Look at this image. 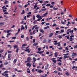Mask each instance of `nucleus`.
<instances>
[{
	"label": "nucleus",
	"instance_id": "1",
	"mask_svg": "<svg viewBox=\"0 0 77 77\" xmlns=\"http://www.w3.org/2000/svg\"><path fill=\"white\" fill-rule=\"evenodd\" d=\"M9 72V71H6L5 72H2V75H3V76H4V77H8V74L7 73H8Z\"/></svg>",
	"mask_w": 77,
	"mask_h": 77
},
{
	"label": "nucleus",
	"instance_id": "2",
	"mask_svg": "<svg viewBox=\"0 0 77 77\" xmlns=\"http://www.w3.org/2000/svg\"><path fill=\"white\" fill-rule=\"evenodd\" d=\"M33 63L32 64V65H33V67H36V65H35V62L36 61V58H35V57H34L33 58Z\"/></svg>",
	"mask_w": 77,
	"mask_h": 77
},
{
	"label": "nucleus",
	"instance_id": "3",
	"mask_svg": "<svg viewBox=\"0 0 77 77\" xmlns=\"http://www.w3.org/2000/svg\"><path fill=\"white\" fill-rule=\"evenodd\" d=\"M36 17L38 19H42V16H40V15H39V14H38L36 16Z\"/></svg>",
	"mask_w": 77,
	"mask_h": 77
},
{
	"label": "nucleus",
	"instance_id": "4",
	"mask_svg": "<svg viewBox=\"0 0 77 77\" xmlns=\"http://www.w3.org/2000/svg\"><path fill=\"white\" fill-rule=\"evenodd\" d=\"M27 60L28 61V62H31V60H32V58L29 57L27 58Z\"/></svg>",
	"mask_w": 77,
	"mask_h": 77
},
{
	"label": "nucleus",
	"instance_id": "5",
	"mask_svg": "<svg viewBox=\"0 0 77 77\" xmlns=\"http://www.w3.org/2000/svg\"><path fill=\"white\" fill-rule=\"evenodd\" d=\"M77 55V54L76 53H75L74 52H72V57H74L75 56H76Z\"/></svg>",
	"mask_w": 77,
	"mask_h": 77
},
{
	"label": "nucleus",
	"instance_id": "6",
	"mask_svg": "<svg viewBox=\"0 0 77 77\" xmlns=\"http://www.w3.org/2000/svg\"><path fill=\"white\" fill-rule=\"evenodd\" d=\"M53 33H49V38H51V37H52V36H53Z\"/></svg>",
	"mask_w": 77,
	"mask_h": 77
},
{
	"label": "nucleus",
	"instance_id": "7",
	"mask_svg": "<svg viewBox=\"0 0 77 77\" xmlns=\"http://www.w3.org/2000/svg\"><path fill=\"white\" fill-rule=\"evenodd\" d=\"M48 14V12H46V13H45L43 14L42 16V17H45Z\"/></svg>",
	"mask_w": 77,
	"mask_h": 77
},
{
	"label": "nucleus",
	"instance_id": "8",
	"mask_svg": "<svg viewBox=\"0 0 77 77\" xmlns=\"http://www.w3.org/2000/svg\"><path fill=\"white\" fill-rule=\"evenodd\" d=\"M44 53V51H38L37 52V53H39V54H42Z\"/></svg>",
	"mask_w": 77,
	"mask_h": 77
},
{
	"label": "nucleus",
	"instance_id": "9",
	"mask_svg": "<svg viewBox=\"0 0 77 77\" xmlns=\"http://www.w3.org/2000/svg\"><path fill=\"white\" fill-rule=\"evenodd\" d=\"M14 70L15 71H17V72H23L22 70H18V69L17 68H15Z\"/></svg>",
	"mask_w": 77,
	"mask_h": 77
},
{
	"label": "nucleus",
	"instance_id": "10",
	"mask_svg": "<svg viewBox=\"0 0 77 77\" xmlns=\"http://www.w3.org/2000/svg\"><path fill=\"white\" fill-rule=\"evenodd\" d=\"M69 33H71V35H73V32H74V30H70L69 31Z\"/></svg>",
	"mask_w": 77,
	"mask_h": 77
},
{
	"label": "nucleus",
	"instance_id": "11",
	"mask_svg": "<svg viewBox=\"0 0 77 77\" xmlns=\"http://www.w3.org/2000/svg\"><path fill=\"white\" fill-rule=\"evenodd\" d=\"M43 72V71L41 70V69H38V72H39V73H41V72Z\"/></svg>",
	"mask_w": 77,
	"mask_h": 77
},
{
	"label": "nucleus",
	"instance_id": "12",
	"mask_svg": "<svg viewBox=\"0 0 77 77\" xmlns=\"http://www.w3.org/2000/svg\"><path fill=\"white\" fill-rule=\"evenodd\" d=\"M48 66H49V65L48 64L47 66H45V70H47L48 69Z\"/></svg>",
	"mask_w": 77,
	"mask_h": 77
},
{
	"label": "nucleus",
	"instance_id": "13",
	"mask_svg": "<svg viewBox=\"0 0 77 77\" xmlns=\"http://www.w3.org/2000/svg\"><path fill=\"white\" fill-rule=\"evenodd\" d=\"M25 51H27V53H30V51L29 50V49H26L25 50Z\"/></svg>",
	"mask_w": 77,
	"mask_h": 77
},
{
	"label": "nucleus",
	"instance_id": "14",
	"mask_svg": "<svg viewBox=\"0 0 77 77\" xmlns=\"http://www.w3.org/2000/svg\"><path fill=\"white\" fill-rule=\"evenodd\" d=\"M57 53H58V52H56L55 53H54V56H55V57H57V55H58V54H57Z\"/></svg>",
	"mask_w": 77,
	"mask_h": 77
},
{
	"label": "nucleus",
	"instance_id": "15",
	"mask_svg": "<svg viewBox=\"0 0 77 77\" xmlns=\"http://www.w3.org/2000/svg\"><path fill=\"white\" fill-rule=\"evenodd\" d=\"M54 42H55L54 43V45H57V41H54Z\"/></svg>",
	"mask_w": 77,
	"mask_h": 77
},
{
	"label": "nucleus",
	"instance_id": "16",
	"mask_svg": "<svg viewBox=\"0 0 77 77\" xmlns=\"http://www.w3.org/2000/svg\"><path fill=\"white\" fill-rule=\"evenodd\" d=\"M40 32H41L42 33H44V31H43V30L42 29H41L40 30Z\"/></svg>",
	"mask_w": 77,
	"mask_h": 77
},
{
	"label": "nucleus",
	"instance_id": "17",
	"mask_svg": "<svg viewBox=\"0 0 77 77\" xmlns=\"http://www.w3.org/2000/svg\"><path fill=\"white\" fill-rule=\"evenodd\" d=\"M23 12L21 13V15H23L25 14V11H24V10H23L22 11Z\"/></svg>",
	"mask_w": 77,
	"mask_h": 77
},
{
	"label": "nucleus",
	"instance_id": "18",
	"mask_svg": "<svg viewBox=\"0 0 77 77\" xmlns=\"http://www.w3.org/2000/svg\"><path fill=\"white\" fill-rule=\"evenodd\" d=\"M14 49H15V48H18V45H15L14 46Z\"/></svg>",
	"mask_w": 77,
	"mask_h": 77
},
{
	"label": "nucleus",
	"instance_id": "19",
	"mask_svg": "<svg viewBox=\"0 0 77 77\" xmlns=\"http://www.w3.org/2000/svg\"><path fill=\"white\" fill-rule=\"evenodd\" d=\"M4 25V23H0V27Z\"/></svg>",
	"mask_w": 77,
	"mask_h": 77
},
{
	"label": "nucleus",
	"instance_id": "20",
	"mask_svg": "<svg viewBox=\"0 0 77 77\" xmlns=\"http://www.w3.org/2000/svg\"><path fill=\"white\" fill-rule=\"evenodd\" d=\"M48 28H50L49 26H47L46 27H44V29H48Z\"/></svg>",
	"mask_w": 77,
	"mask_h": 77
},
{
	"label": "nucleus",
	"instance_id": "21",
	"mask_svg": "<svg viewBox=\"0 0 77 77\" xmlns=\"http://www.w3.org/2000/svg\"><path fill=\"white\" fill-rule=\"evenodd\" d=\"M65 74L67 76H68L69 75V73L68 72H66Z\"/></svg>",
	"mask_w": 77,
	"mask_h": 77
},
{
	"label": "nucleus",
	"instance_id": "22",
	"mask_svg": "<svg viewBox=\"0 0 77 77\" xmlns=\"http://www.w3.org/2000/svg\"><path fill=\"white\" fill-rule=\"evenodd\" d=\"M17 61V59H16L14 60V61H13V63H16V62Z\"/></svg>",
	"mask_w": 77,
	"mask_h": 77
},
{
	"label": "nucleus",
	"instance_id": "23",
	"mask_svg": "<svg viewBox=\"0 0 77 77\" xmlns=\"http://www.w3.org/2000/svg\"><path fill=\"white\" fill-rule=\"evenodd\" d=\"M11 57V54H8V58H10Z\"/></svg>",
	"mask_w": 77,
	"mask_h": 77
},
{
	"label": "nucleus",
	"instance_id": "24",
	"mask_svg": "<svg viewBox=\"0 0 77 77\" xmlns=\"http://www.w3.org/2000/svg\"><path fill=\"white\" fill-rule=\"evenodd\" d=\"M46 9H46V8L42 9H41V11H42L44 12V11H46Z\"/></svg>",
	"mask_w": 77,
	"mask_h": 77
},
{
	"label": "nucleus",
	"instance_id": "25",
	"mask_svg": "<svg viewBox=\"0 0 77 77\" xmlns=\"http://www.w3.org/2000/svg\"><path fill=\"white\" fill-rule=\"evenodd\" d=\"M36 26H37V25H35V26H34L32 28V30H34V29H35V27H36Z\"/></svg>",
	"mask_w": 77,
	"mask_h": 77
},
{
	"label": "nucleus",
	"instance_id": "26",
	"mask_svg": "<svg viewBox=\"0 0 77 77\" xmlns=\"http://www.w3.org/2000/svg\"><path fill=\"white\" fill-rule=\"evenodd\" d=\"M57 69L59 71H61V69H60V67H58Z\"/></svg>",
	"mask_w": 77,
	"mask_h": 77
},
{
	"label": "nucleus",
	"instance_id": "27",
	"mask_svg": "<svg viewBox=\"0 0 77 77\" xmlns=\"http://www.w3.org/2000/svg\"><path fill=\"white\" fill-rule=\"evenodd\" d=\"M24 27L23 25L21 27V30H24Z\"/></svg>",
	"mask_w": 77,
	"mask_h": 77
},
{
	"label": "nucleus",
	"instance_id": "28",
	"mask_svg": "<svg viewBox=\"0 0 77 77\" xmlns=\"http://www.w3.org/2000/svg\"><path fill=\"white\" fill-rule=\"evenodd\" d=\"M8 47H10V49H11V48H12V46H11V45H7Z\"/></svg>",
	"mask_w": 77,
	"mask_h": 77
},
{
	"label": "nucleus",
	"instance_id": "29",
	"mask_svg": "<svg viewBox=\"0 0 77 77\" xmlns=\"http://www.w3.org/2000/svg\"><path fill=\"white\" fill-rule=\"evenodd\" d=\"M46 41H47L46 39H44L43 41V43H45V42H46Z\"/></svg>",
	"mask_w": 77,
	"mask_h": 77
},
{
	"label": "nucleus",
	"instance_id": "30",
	"mask_svg": "<svg viewBox=\"0 0 77 77\" xmlns=\"http://www.w3.org/2000/svg\"><path fill=\"white\" fill-rule=\"evenodd\" d=\"M54 72H55L56 74H57V72H58V71L57 70H55L54 71V72H53V73Z\"/></svg>",
	"mask_w": 77,
	"mask_h": 77
},
{
	"label": "nucleus",
	"instance_id": "31",
	"mask_svg": "<svg viewBox=\"0 0 77 77\" xmlns=\"http://www.w3.org/2000/svg\"><path fill=\"white\" fill-rule=\"evenodd\" d=\"M30 64V63H27L26 64V66H29V65Z\"/></svg>",
	"mask_w": 77,
	"mask_h": 77
},
{
	"label": "nucleus",
	"instance_id": "32",
	"mask_svg": "<svg viewBox=\"0 0 77 77\" xmlns=\"http://www.w3.org/2000/svg\"><path fill=\"white\" fill-rule=\"evenodd\" d=\"M38 45V43H34L33 44V45L34 46H36V45Z\"/></svg>",
	"mask_w": 77,
	"mask_h": 77
},
{
	"label": "nucleus",
	"instance_id": "33",
	"mask_svg": "<svg viewBox=\"0 0 77 77\" xmlns=\"http://www.w3.org/2000/svg\"><path fill=\"white\" fill-rule=\"evenodd\" d=\"M4 63L5 65H8V62H7V61H6Z\"/></svg>",
	"mask_w": 77,
	"mask_h": 77
},
{
	"label": "nucleus",
	"instance_id": "34",
	"mask_svg": "<svg viewBox=\"0 0 77 77\" xmlns=\"http://www.w3.org/2000/svg\"><path fill=\"white\" fill-rule=\"evenodd\" d=\"M58 65H60V66H61V65H62V63L60 62H59L58 63Z\"/></svg>",
	"mask_w": 77,
	"mask_h": 77
},
{
	"label": "nucleus",
	"instance_id": "35",
	"mask_svg": "<svg viewBox=\"0 0 77 77\" xmlns=\"http://www.w3.org/2000/svg\"><path fill=\"white\" fill-rule=\"evenodd\" d=\"M57 60L58 62H62V60H61L59 59Z\"/></svg>",
	"mask_w": 77,
	"mask_h": 77
},
{
	"label": "nucleus",
	"instance_id": "36",
	"mask_svg": "<svg viewBox=\"0 0 77 77\" xmlns=\"http://www.w3.org/2000/svg\"><path fill=\"white\" fill-rule=\"evenodd\" d=\"M7 33H9L10 32H11V30H7Z\"/></svg>",
	"mask_w": 77,
	"mask_h": 77
},
{
	"label": "nucleus",
	"instance_id": "37",
	"mask_svg": "<svg viewBox=\"0 0 77 77\" xmlns=\"http://www.w3.org/2000/svg\"><path fill=\"white\" fill-rule=\"evenodd\" d=\"M53 9H54V10H57V9H58V8H56L55 7H54V8H53Z\"/></svg>",
	"mask_w": 77,
	"mask_h": 77
},
{
	"label": "nucleus",
	"instance_id": "38",
	"mask_svg": "<svg viewBox=\"0 0 77 77\" xmlns=\"http://www.w3.org/2000/svg\"><path fill=\"white\" fill-rule=\"evenodd\" d=\"M58 38H59L60 39H61V38H62V36H61V35H60L58 36Z\"/></svg>",
	"mask_w": 77,
	"mask_h": 77
},
{
	"label": "nucleus",
	"instance_id": "39",
	"mask_svg": "<svg viewBox=\"0 0 77 77\" xmlns=\"http://www.w3.org/2000/svg\"><path fill=\"white\" fill-rule=\"evenodd\" d=\"M68 57H69L66 56H64V59H66V58H68Z\"/></svg>",
	"mask_w": 77,
	"mask_h": 77
},
{
	"label": "nucleus",
	"instance_id": "40",
	"mask_svg": "<svg viewBox=\"0 0 77 77\" xmlns=\"http://www.w3.org/2000/svg\"><path fill=\"white\" fill-rule=\"evenodd\" d=\"M5 4H7V3H9V2H8V1H5L4 3Z\"/></svg>",
	"mask_w": 77,
	"mask_h": 77
},
{
	"label": "nucleus",
	"instance_id": "41",
	"mask_svg": "<svg viewBox=\"0 0 77 77\" xmlns=\"http://www.w3.org/2000/svg\"><path fill=\"white\" fill-rule=\"evenodd\" d=\"M38 51H40L41 50V48H38Z\"/></svg>",
	"mask_w": 77,
	"mask_h": 77
},
{
	"label": "nucleus",
	"instance_id": "42",
	"mask_svg": "<svg viewBox=\"0 0 77 77\" xmlns=\"http://www.w3.org/2000/svg\"><path fill=\"white\" fill-rule=\"evenodd\" d=\"M26 45H27L23 44L22 45V47H24V46H26Z\"/></svg>",
	"mask_w": 77,
	"mask_h": 77
},
{
	"label": "nucleus",
	"instance_id": "43",
	"mask_svg": "<svg viewBox=\"0 0 77 77\" xmlns=\"http://www.w3.org/2000/svg\"><path fill=\"white\" fill-rule=\"evenodd\" d=\"M39 9V7H38L37 8H35V11H37V10H38V9Z\"/></svg>",
	"mask_w": 77,
	"mask_h": 77
},
{
	"label": "nucleus",
	"instance_id": "44",
	"mask_svg": "<svg viewBox=\"0 0 77 77\" xmlns=\"http://www.w3.org/2000/svg\"><path fill=\"white\" fill-rule=\"evenodd\" d=\"M61 23L63 24H65V22H63V21H61Z\"/></svg>",
	"mask_w": 77,
	"mask_h": 77
},
{
	"label": "nucleus",
	"instance_id": "45",
	"mask_svg": "<svg viewBox=\"0 0 77 77\" xmlns=\"http://www.w3.org/2000/svg\"><path fill=\"white\" fill-rule=\"evenodd\" d=\"M19 50V48H17L16 49V52L17 53H18V51Z\"/></svg>",
	"mask_w": 77,
	"mask_h": 77
},
{
	"label": "nucleus",
	"instance_id": "46",
	"mask_svg": "<svg viewBox=\"0 0 77 77\" xmlns=\"http://www.w3.org/2000/svg\"><path fill=\"white\" fill-rule=\"evenodd\" d=\"M16 38V37H13L12 38V39H15Z\"/></svg>",
	"mask_w": 77,
	"mask_h": 77
},
{
	"label": "nucleus",
	"instance_id": "47",
	"mask_svg": "<svg viewBox=\"0 0 77 77\" xmlns=\"http://www.w3.org/2000/svg\"><path fill=\"white\" fill-rule=\"evenodd\" d=\"M57 26V25L56 24H54L53 25V27H54V26Z\"/></svg>",
	"mask_w": 77,
	"mask_h": 77
},
{
	"label": "nucleus",
	"instance_id": "48",
	"mask_svg": "<svg viewBox=\"0 0 77 77\" xmlns=\"http://www.w3.org/2000/svg\"><path fill=\"white\" fill-rule=\"evenodd\" d=\"M52 62H54V63H56V60H53Z\"/></svg>",
	"mask_w": 77,
	"mask_h": 77
},
{
	"label": "nucleus",
	"instance_id": "49",
	"mask_svg": "<svg viewBox=\"0 0 77 77\" xmlns=\"http://www.w3.org/2000/svg\"><path fill=\"white\" fill-rule=\"evenodd\" d=\"M65 37H67L66 39H69V36H66Z\"/></svg>",
	"mask_w": 77,
	"mask_h": 77
},
{
	"label": "nucleus",
	"instance_id": "50",
	"mask_svg": "<svg viewBox=\"0 0 77 77\" xmlns=\"http://www.w3.org/2000/svg\"><path fill=\"white\" fill-rule=\"evenodd\" d=\"M68 54H69V53H67L66 54H63V55L64 56H68Z\"/></svg>",
	"mask_w": 77,
	"mask_h": 77
},
{
	"label": "nucleus",
	"instance_id": "51",
	"mask_svg": "<svg viewBox=\"0 0 77 77\" xmlns=\"http://www.w3.org/2000/svg\"><path fill=\"white\" fill-rule=\"evenodd\" d=\"M50 24V23H45V25H46V26H49Z\"/></svg>",
	"mask_w": 77,
	"mask_h": 77
},
{
	"label": "nucleus",
	"instance_id": "52",
	"mask_svg": "<svg viewBox=\"0 0 77 77\" xmlns=\"http://www.w3.org/2000/svg\"><path fill=\"white\" fill-rule=\"evenodd\" d=\"M51 5H50V4H47L46 5V6H51Z\"/></svg>",
	"mask_w": 77,
	"mask_h": 77
},
{
	"label": "nucleus",
	"instance_id": "53",
	"mask_svg": "<svg viewBox=\"0 0 77 77\" xmlns=\"http://www.w3.org/2000/svg\"><path fill=\"white\" fill-rule=\"evenodd\" d=\"M37 5H35V6H34V9H36V8H37Z\"/></svg>",
	"mask_w": 77,
	"mask_h": 77
},
{
	"label": "nucleus",
	"instance_id": "54",
	"mask_svg": "<svg viewBox=\"0 0 77 77\" xmlns=\"http://www.w3.org/2000/svg\"><path fill=\"white\" fill-rule=\"evenodd\" d=\"M3 67V64H1L0 65V68H2Z\"/></svg>",
	"mask_w": 77,
	"mask_h": 77
},
{
	"label": "nucleus",
	"instance_id": "55",
	"mask_svg": "<svg viewBox=\"0 0 77 77\" xmlns=\"http://www.w3.org/2000/svg\"><path fill=\"white\" fill-rule=\"evenodd\" d=\"M24 35H21V38H24Z\"/></svg>",
	"mask_w": 77,
	"mask_h": 77
},
{
	"label": "nucleus",
	"instance_id": "56",
	"mask_svg": "<svg viewBox=\"0 0 77 77\" xmlns=\"http://www.w3.org/2000/svg\"><path fill=\"white\" fill-rule=\"evenodd\" d=\"M26 72L28 73H30V70H29V71H28V70H27L26 71Z\"/></svg>",
	"mask_w": 77,
	"mask_h": 77
},
{
	"label": "nucleus",
	"instance_id": "57",
	"mask_svg": "<svg viewBox=\"0 0 77 77\" xmlns=\"http://www.w3.org/2000/svg\"><path fill=\"white\" fill-rule=\"evenodd\" d=\"M4 14H5L6 15H7L8 14V12H5L4 13Z\"/></svg>",
	"mask_w": 77,
	"mask_h": 77
},
{
	"label": "nucleus",
	"instance_id": "58",
	"mask_svg": "<svg viewBox=\"0 0 77 77\" xmlns=\"http://www.w3.org/2000/svg\"><path fill=\"white\" fill-rule=\"evenodd\" d=\"M63 49V48L62 47H61L58 48L59 50H62Z\"/></svg>",
	"mask_w": 77,
	"mask_h": 77
},
{
	"label": "nucleus",
	"instance_id": "59",
	"mask_svg": "<svg viewBox=\"0 0 77 77\" xmlns=\"http://www.w3.org/2000/svg\"><path fill=\"white\" fill-rule=\"evenodd\" d=\"M35 20V15L33 16V20Z\"/></svg>",
	"mask_w": 77,
	"mask_h": 77
},
{
	"label": "nucleus",
	"instance_id": "60",
	"mask_svg": "<svg viewBox=\"0 0 77 77\" xmlns=\"http://www.w3.org/2000/svg\"><path fill=\"white\" fill-rule=\"evenodd\" d=\"M51 4L52 5H54L55 4V2H52Z\"/></svg>",
	"mask_w": 77,
	"mask_h": 77
},
{
	"label": "nucleus",
	"instance_id": "61",
	"mask_svg": "<svg viewBox=\"0 0 77 77\" xmlns=\"http://www.w3.org/2000/svg\"><path fill=\"white\" fill-rule=\"evenodd\" d=\"M71 37H73V38H74V35H72V34H71Z\"/></svg>",
	"mask_w": 77,
	"mask_h": 77
},
{
	"label": "nucleus",
	"instance_id": "62",
	"mask_svg": "<svg viewBox=\"0 0 77 77\" xmlns=\"http://www.w3.org/2000/svg\"><path fill=\"white\" fill-rule=\"evenodd\" d=\"M61 32H64V29H61Z\"/></svg>",
	"mask_w": 77,
	"mask_h": 77
},
{
	"label": "nucleus",
	"instance_id": "63",
	"mask_svg": "<svg viewBox=\"0 0 77 77\" xmlns=\"http://www.w3.org/2000/svg\"><path fill=\"white\" fill-rule=\"evenodd\" d=\"M26 16H25L24 17V18L25 20H26Z\"/></svg>",
	"mask_w": 77,
	"mask_h": 77
},
{
	"label": "nucleus",
	"instance_id": "64",
	"mask_svg": "<svg viewBox=\"0 0 77 77\" xmlns=\"http://www.w3.org/2000/svg\"><path fill=\"white\" fill-rule=\"evenodd\" d=\"M74 48H77V45H75L74 46Z\"/></svg>",
	"mask_w": 77,
	"mask_h": 77
}]
</instances>
